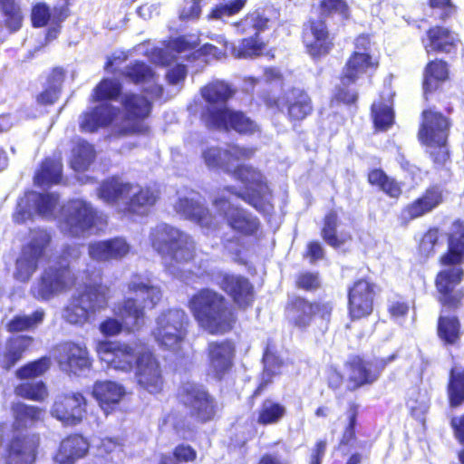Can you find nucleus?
I'll return each mask as SVG.
<instances>
[{
  "label": "nucleus",
  "mask_w": 464,
  "mask_h": 464,
  "mask_svg": "<svg viewBox=\"0 0 464 464\" xmlns=\"http://www.w3.org/2000/svg\"><path fill=\"white\" fill-rule=\"evenodd\" d=\"M358 414V405L352 403L347 411V418L349 420V423L345 428L342 438V443L349 444L355 437L354 428L356 425V418Z\"/></svg>",
  "instance_id": "obj_60"
},
{
  "label": "nucleus",
  "mask_w": 464,
  "mask_h": 464,
  "mask_svg": "<svg viewBox=\"0 0 464 464\" xmlns=\"http://www.w3.org/2000/svg\"><path fill=\"white\" fill-rule=\"evenodd\" d=\"M121 91V85L118 81L104 79L93 91L94 101H107L116 99Z\"/></svg>",
  "instance_id": "obj_57"
},
{
  "label": "nucleus",
  "mask_w": 464,
  "mask_h": 464,
  "mask_svg": "<svg viewBox=\"0 0 464 464\" xmlns=\"http://www.w3.org/2000/svg\"><path fill=\"white\" fill-rule=\"evenodd\" d=\"M180 401L189 410L191 416L206 422L212 420L217 411L215 399L205 387L195 382H186L179 390Z\"/></svg>",
  "instance_id": "obj_19"
},
{
  "label": "nucleus",
  "mask_w": 464,
  "mask_h": 464,
  "mask_svg": "<svg viewBox=\"0 0 464 464\" xmlns=\"http://www.w3.org/2000/svg\"><path fill=\"white\" fill-rule=\"evenodd\" d=\"M287 316L295 326L304 328L310 324L314 316V304L303 298H295L287 308Z\"/></svg>",
  "instance_id": "obj_41"
},
{
  "label": "nucleus",
  "mask_w": 464,
  "mask_h": 464,
  "mask_svg": "<svg viewBox=\"0 0 464 464\" xmlns=\"http://www.w3.org/2000/svg\"><path fill=\"white\" fill-rule=\"evenodd\" d=\"M378 61L373 54L353 53L343 69L341 83L336 89L335 98L346 104L355 102L357 93L348 86L358 79L376 70Z\"/></svg>",
  "instance_id": "obj_15"
},
{
  "label": "nucleus",
  "mask_w": 464,
  "mask_h": 464,
  "mask_svg": "<svg viewBox=\"0 0 464 464\" xmlns=\"http://www.w3.org/2000/svg\"><path fill=\"white\" fill-rule=\"evenodd\" d=\"M266 103L269 107L276 106L279 110L286 106L289 118L296 121L304 119L313 110L310 97L300 89L291 90L284 98L277 100L268 98Z\"/></svg>",
  "instance_id": "obj_31"
},
{
  "label": "nucleus",
  "mask_w": 464,
  "mask_h": 464,
  "mask_svg": "<svg viewBox=\"0 0 464 464\" xmlns=\"http://www.w3.org/2000/svg\"><path fill=\"white\" fill-rule=\"evenodd\" d=\"M14 421L10 427L0 424V441L5 450L6 464H33L36 457L38 439L24 434L23 430L41 419L42 410L18 402L13 405Z\"/></svg>",
  "instance_id": "obj_3"
},
{
  "label": "nucleus",
  "mask_w": 464,
  "mask_h": 464,
  "mask_svg": "<svg viewBox=\"0 0 464 464\" xmlns=\"http://www.w3.org/2000/svg\"><path fill=\"white\" fill-rule=\"evenodd\" d=\"M429 44H424L427 53H450L455 46L457 36L444 27H434L428 31Z\"/></svg>",
  "instance_id": "obj_40"
},
{
  "label": "nucleus",
  "mask_w": 464,
  "mask_h": 464,
  "mask_svg": "<svg viewBox=\"0 0 464 464\" xmlns=\"http://www.w3.org/2000/svg\"><path fill=\"white\" fill-rule=\"evenodd\" d=\"M100 454L111 455L110 459L115 460V457L119 459L120 453L122 451L121 444L114 439L104 438L101 440L99 446Z\"/></svg>",
  "instance_id": "obj_61"
},
{
  "label": "nucleus",
  "mask_w": 464,
  "mask_h": 464,
  "mask_svg": "<svg viewBox=\"0 0 464 464\" xmlns=\"http://www.w3.org/2000/svg\"><path fill=\"white\" fill-rule=\"evenodd\" d=\"M448 396L451 407H458L464 402V366H452L448 383Z\"/></svg>",
  "instance_id": "obj_44"
},
{
  "label": "nucleus",
  "mask_w": 464,
  "mask_h": 464,
  "mask_svg": "<svg viewBox=\"0 0 464 464\" xmlns=\"http://www.w3.org/2000/svg\"><path fill=\"white\" fill-rule=\"evenodd\" d=\"M247 0H225L218 3L208 15L209 20H221L226 22L227 18L238 14L246 5Z\"/></svg>",
  "instance_id": "obj_51"
},
{
  "label": "nucleus",
  "mask_w": 464,
  "mask_h": 464,
  "mask_svg": "<svg viewBox=\"0 0 464 464\" xmlns=\"http://www.w3.org/2000/svg\"><path fill=\"white\" fill-rule=\"evenodd\" d=\"M188 324V318L184 310L169 309L156 318L152 335L160 346L177 352L187 336Z\"/></svg>",
  "instance_id": "obj_11"
},
{
  "label": "nucleus",
  "mask_w": 464,
  "mask_h": 464,
  "mask_svg": "<svg viewBox=\"0 0 464 464\" xmlns=\"http://www.w3.org/2000/svg\"><path fill=\"white\" fill-rule=\"evenodd\" d=\"M54 357L62 371L79 375L90 370L92 360L84 344L64 343L57 346Z\"/></svg>",
  "instance_id": "obj_23"
},
{
  "label": "nucleus",
  "mask_w": 464,
  "mask_h": 464,
  "mask_svg": "<svg viewBox=\"0 0 464 464\" xmlns=\"http://www.w3.org/2000/svg\"><path fill=\"white\" fill-rule=\"evenodd\" d=\"M117 109L109 102H102L81 116L80 128L82 131L93 132L100 127L110 124L113 121Z\"/></svg>",
  "instance_id": "obj_37"
},
{
  "label": "nucleus",
  "mask_w": 464,
  "mask_h": 464,
  "mask_svg": "<svg viewBox=\"0 0 464 464\" xmlns=\"http://www.w3.org/2000/svg\"><path fill=\"white\" fill-rule=\"evenodd\" d=\"M122 75L134 82L142 84L143 92L150 95V99H159L161 97L163 89L158 83V78L150 66L142 62H135L126 66Z\"/></svg>",
  "instance_id": "obj_33"
},
{
  "label": "nucleus",
  "mask_w": 464,
  "mask_h": 464,
  "mask_svg": "<svg viewBox=\"0 0 464 464\" xmlns=\"http://www.w3.org/2000/svg\"><path fill=\"white\" fill-rule=\"evenodd\" d=\"M460 324L456 316L440 315L438 322V335L447 344H454L459 339Z\"/></svg>",
  "instance_id": "obj_48"
},
{
  "label": "nucleus",
  "mask_w": 464,
  "mask_h": 464,
  "mask_svg": "<svg viewBox=\"0 0 464 464\" xmlns=\"http://www.w3.org/2000/svg\"><path fill=\"white\" fill-rule=\"evenodd\" d=\"M188 307L200 327L210 334L225 333L231 327V311L225 297L216 291H198L190 298Z\"/></svg>",
  "instance_id": "obj_8"
},
{
  "label": "nucleus",
  "mask_w": 464,
  "mask_h": 464,
  "mask_svg": "<svg viewBox=\"0 0 464 464\" xmlns=\"http://www.w3.org/2000/svg\"><path fill=\"white\" fill-rule=\"evenodd\" d=\"M254 154V149L235 144L226 148L205 146L201 150V159L208 169H221L242 184L239 189L227 186L220 191L235 195L257 211L269 214L273 210L272 194L266 177L249 165H237V162L248 160Z\"/></svg>",
  "instance_id": "obj_1"
},
{
  "label": "nucleus",
  "mask_w": 464,
  "mask_h": 464,
  "mask_svg": "<svg viewBox=\"0 0 464 464\" xmlns=\"http://www.w3.org/2000/svg\"><path fill=\"white\" fill-rule=\"evenodd\" d=\"M217 42L219 43V44H222L224 48L223 49H219V48H218L217 46H215L213 44H206L203 46L204 53L207 54V55H211V56L215 57L216 59H220L222 56L225 55V53L227 51H229L231 53V45L233 44H229L221 35L218 36Z\"/></svg>",
  "instance_id": "obj_64"
},
{
  "label": "nucleus",
  "mask_w": 464,
  "mask_h": 464,
  "mask_svg": "<svg viewBox=\"0 0 464 464\" xmlns=\"http://www.w3.org/2000/svg\"><path fill=\"white\" fill-rule=\"evenodd\" d=\"M337 225V213L330 211L324 218L322 237L328 245L335 248L341 246L350 238L348 234L341 233L339 236L336 234Z\"/></svg>",
  "instance_id": "obj_47"
},
{
  "label": "nucleus",
  "mask_w": 464,
  "mask_h": 464,
  "mask_svg": "<svg viewBox=\"0 0 464 464\" xmlns=\"http://www.w3.org/2000/svg\"><path fill=\"white\" fill-rule=\"evenodd\" d=\"M80 250L77 246L67 247L62 260L44 270L39 280L31 287V294L41 301H48L68 292L75 285L76 277L72 274L67 259L77 258Z\"/></svg>",
  "instance_id": "obj_9"
},
{
  "label": "nucleus",
  "mask_w": 464,
  "mask_h": 464,
  "mask_svg": "<svg viewBox=\"0 0 464 464\" xmlns=\"http://www.w3.org/2000/svg\"><path fill=\"white\" fill-rule=\"evenodd\" d=\"M440 233L437 228L428 230L421 238L420 243V250L425 255L429 256L434 250V246L438 243Z\"/></svg>",
  "instance_id": "obj_62"
},
{
  "label": "nucleus",
  "mask_w": 464,
  "mask_h": 464,
  "mask_svg": "<svg viewBox=\"0 0 464 464\" xmlns=\"http://www.w3.org/2000/svg\"><path fill=\"white\" fill-rule=\"evenodd\" d=\"M96 350L100 360L109 369L121 372H130L139 356L133 345L124 343L101 342Z\"/></svg>",
  "instance_id": "obj_20"
},
{
  "label": "nucleus",
  "mask_w": 464,
  "mask_h": 464,
  "mask_svg": "<svg viewBox=\"0 0 464 464\" xmlns=\"http://www.w3.org/2000/svg\"><path fill=\"white\" fill-rule=\"evenodd\" d=\"M443 266H450L440 271L436 278V286L441 294L440 301L450 308H456L461 299L459 294L451 295L454 287L460 283L463 269L459 266L464 262V224L455 221L448 233V250L441 256Z\"/></svg>",
  "instance_id": "obj_5"
},
{
  "label": "nucleus",
  "mask_w": 464,
  "mask_h": 464,
  "mask_svg": "<svg viewBox=\"0 0 464 464\" xmlns=\"http://www.w3.org/2000/svg\"><path fill=\"white\" fill-rule=\"evenodd\" d=\"M395 359L392 354L387 358H375L365 361L360 357L353 358L350 362L349 381L356 389L366 384H372L379 378L386 365Z\"/></svg>",
  "instance_id": "obj_26"
},
{
  "label": "nucleus",
  "mask_w": 464,
  "mask_h": 464,
  "mask_svg": "<svg viewBox=\"0 0 464 464\" xmlns=\"http://www.w3.org/2000/svg\"><path fill=\"white\" fill-rule=\"evenodd\" d=\"M285 412L284 405L272 400H266L258 411L257 422L261 425L276 424L281 420Z\"/></svg>",
  "instance_id": "obj_49"
},
{
  "label": "nucleus",
  "mask_w": 464,
  "mask_h": 464,
  "mask_svg": "<svg viewBox=\"0 0 464 464\" xmlns=\"http://www.w3.org/2000/svg\"><path fill=\"white\" fill-rule=\"evenodd\" d=\"M213 280L233 298L238 306L246 307L252 304L254 290L247 278L239 275L218 272Z\"/></svg>",
  "instance_id": "obj_29"
},
{
  "label": "nucleus",
  "mask_w": 464,
  "mask_h": 464,
  "mask_svg": "<svg viewBox=\"0 0 464 464\" xmlns=\"http://www.w3.org/2000/svg\"><path fill=\"white\" fill-rule=\"evenodd\" d=\"M86 412V399L80 392L59 395L55 398L51 414L64 426L79 424Z\"/></svg>",
  "instance_id": "obj_25"
},
{
  "label": "nucleus",
  "mask_w": 464,
  "mask_h": 464,
  "mask_svg": "<svg viewBox=\"0 0 464 464\" xmlns=\"http://www.w3.org/2000/svg\"><path fill=\"white\" fill-rule=\"evenodd\" d=\"M89 446L82 436H69L62 440L54 460L59 464H73L87 454Z\"/></svg>",
  "instance_id": "obj_38"
},
{
  "label": "nucleus",
  "mask_w": 464,
  "mask_h": 464,
  "mask_svg": "<svg viewBox=\"0 0 464 464\" xmlns=\"http://www.w3.org/2000/svg\"><path fill=\"white\" fill-rule=\"evenodd\" d=\"M33 343V338L25 335H19L10 339L5 346V352L2 360V367L10 369L21 358L24 351H26Z\"/></svg>",
  "instance_id": "obj_42"
},
{
  "label": "nucleus",
  "mask_w": 464,
  "mask_h": 464,
  "mask_svg": "<svg viewBox=\"0 0 464 464\" xmlns=\"http://www.w3.org/2000/svg\"><path fill=\"white\" fill-rule=\"evenodd\" d=\"M218 215L225 219L227 225L237 233L245 236L255 235L259 228V220L247 210L233 205L225 196V192L218 191L212 201Z\"/></svg>",
  "instance_id": "obj_17"
},
{
  "label": "nucleus",
  "mask_w": 464,
  "mask_h": 464,
  "mask_svg": "<svg viewBox=\"0 0 464 464\" xmlns=\"http://www.w3.org/2000/svg\"><path fill=\"white\" fill-rule=\"evenodd\" d=\"M95 157V151L90 143L78 139L72 149L71 166L76 171L86 170Z\"/></svg>",
  "instance_id": "obj_43"
},
{
  "label": "nucleus",
  "mask_w": 464,
  "mask_h": 464,
  "mask_svg": "<svg viewBox=\"0 0 464 464\" xmlns=\"http://www.w3.org/2000/svg\"><path fill=\"white\" fill-rule=\"evenodd\" d=\"M44 318V311L37 309L31 315H16L8 324L9 332H21L31 329L41 324Z\"/></svg>",
  "instance_id": "obj_53"
},
{
  "label": "nucleus",
  "mask_w": 464,
  "mask_h": 464,
  "mask_svg": "<svg viewBox=\"0 0 464 464\" xmlns=\"http://www.w3.org/2000/svg\"><path fill=\"white\" fill-rule=\"evenodd\" d=\"M407 406L412 417L422 421L430 407L429 399L424 393L412 392L407 401Z\"/></svg>",
  "instance_id": "obj_58"
},
{
  "label": "nucleus",
  "mask_w": 464,
  "mask_h": 464,
  "mask_svg": "<svg viewBox=\"0 0 464 464\" xmlns=\"http://www.w3.org/2000/svg\"><path fill=\"white\" fill-rule=\"evenodd\" d=\"M263 362H264V372H263V377H262V382L255 391V392H254L255 396H257L261 393L263 389L270 382L272 375L276 374L277 372V370H279V368L282 365L281 360H279V358L275 353H273L269 350V348H267L264 353Z\"/></svg>",
  "instance_id": "obj_54"
},
{
  "label": "nucleus",
  "mask_w": 464,
  "mask_h": 464,
  "mask_svg": "<svg viewBox=\"0 0 464 464\" xmlns=\"http://www.w3.org/2000/svg\"><path fill=\"white\" fill-rule=\"evenodd\" d=\"M15 394L33 401H43L47 396L45 385L42 382H25L15 387Z\"/></svg>",
  "instance_id": "obj_56"
},
{
  "label": "nucleus",
  "mask_w": 464,
  "mask_h": 464,
  "mask_svg": "<svg viewBox=\"0 0 464 464\" xmlns=\"http://www.w3.org/2000/svg\"><path fill=\"white\" fill-rule=\"evenodd\" d=\"M98 197L125 214L144 215L157 200L155 191L138 184L112 178L104 180L98 188Z\"/></svg>",
  "instance_id": "obj_7"
},
{
  "label": "nucleus",
  "mask_w": 464,
  "mask_h": 464,
  "mask_svg": "<svg viewBox=\"0 0 464 464\" xmlns=\"http://www.w3.org/2000/svg\"><path fill=\"white\" fill-rule=\"evenodd\" d=\"M296 284L299 288L313 291L320 286V280L317 274L305 272L298 276Z\"/></svg>",
  "instance_id": "obj_63"
},
{
  "label": "nucleus",
  "mask_w": 464,
  "mask_h": 464,
  "mask_svg": "<svg viewBox=\"0 0 464 464\" xmlns=\"http://www.w3.org/2000/svg\"><path fill=\"white\" fill-rule=\"evenodd\" d=\"M449 129V121L442 113L432 110L422 112L419 139L430 149L435 150L430 151L435 163L443 164L449 158L446 147Z\"/></svg>",
  "instance_id": "obj_10"
},
{
  "label": "nucleus",
  "mask_w": 464,
  "mask_h": 464,
  "mask_svg": "<svg viewBox=\"0 0 464 464\" xmlns=\"http://www.w3.org/2000/svg\"><path fill=\"white\" fill-rule=\"evenodd\" d=\"M83 275L85 290L73 295L63 309V319L71 324L83 325L91 315L104 309L108 304L109 288L102 284V270L88 266Z\"/></svg>",
  "instance_id": "obj_6"
},
{
  "label": "nucleus",
  "mask_w": 464,
  "mask_h": 464,
  "mask_svg": "<svg viewBox=\"0 0 464 464\" xmlns=\"http://www.w3.org/2000/svg\"><path fill=\"white\" fill-rule=\"evenodd\" d=\"M268 20L260 14L255 12L247 14L240 22L234 24L237 32L242 34H249L250 36L243 39L238 46L231 45V55L238 59L252 58L259 55L263 49L264 44L257 37L267 24Z\"/></svg>",
  "instance_id": "obj_16"
},
{
  "label": "nucleus",
  "mask_w": 464,
  "mask_h": 464,
  "mask_svg": "<svg viewBox=\"0 0 464 464\" xmlns=\"http://www.w3.org/2000/svg\"><path fill=\"white\" fill-rule=\"evenodd\" d=\"M138 384L150 393H158L163 386L160 364L150 351L139 352L135 364Z\"/></svg>",
  "instance_id": "obj_24"
},
{
  "label": "nucleus",
  "mask_w": 464,
  "mask_h": 464,
  "mask_svg": "<svg viewBox=\"0 0 464 464\" xmlns=\"http://www.w3.org/2000/svg\"><path fill=\"white\" fill-rule=\"evenodd\" d=\"M208 375L222 380L231 370L235 347L229 341L211 342L208 345Z\"/></svg>",
  "instance_id": "obj_27"
},
{
  "label": "nucleus",
  "mask_w": 464,
  "mask_h": 464,
  "mask_svg": "<svg viewBox=\"0 0 464 464\" xmlns=\"http://www.w3.org/2000/svg\"><path fill=\"white\" fill-rule=\"evenodd\" d=\"M368 180L372 185L379 187L391 198H399L401 188L399 183L389 178L382 169H372L368 174Z\"/></svg>",
  "instance_id": "obj_50"
},
{
  "label": "nucleus",
  "mask_w": 464,
  "mask_h": 464,
  "mask_svg": "<svg viewBox=\"0 0 464 464\" xmlns=\"http://www.w3.org/2000/svg\"><path fill=\"white\" fill-rule=\"evenodd\" d=\"M63 165L59 159H46L34 175L38 186L57 184L62 179Z\"/></svg>",
  "instance_id": "obj_46"
},
{
  "label": "nucleus",
  "mask_w": 464,
  "mask_h": 464,
  "mask_svg": "<svg viewBox=\"0 0 464 464\" xmlns=\"http://www.w3.org/2000/svg\"><path fill=\"white\" fill-rule=\"evenodd\" d=\"M127 288L135 297L126 298L114 308L121 323L116 318H108L101 324L100 330L104 335H116L123 327L128 331L140 330L145 324V308L153 309L162 297L160 287L145 275H132Z\"/></svg>",
  "instance_id": "obj_2"
},
{
  "label": "nucleus",
  "mask_w": 464,
  "mask_h": 464,
  "mask_svg": "<svg viewBox=\"0 0 464 464\" xmlns=\"http://www.w3.org/2000/svg\"><path fill=\"white\" fill-rule=\"evenodd\" d=\"M152 248L161 256L167 270L175 276L180 266L188 264L196 256V243L191 236L165 223L150 230Z\"/></svg>",
  "instance_id": "obj_4"
},
{
  "label": "nucleus",
  "mask_w": 464,
  "mask_h": 464,
  "mask_svg": "<svg viewBox=\"0 0 464 464\" xmlns=\"http://www.w3.org/2000/svg\"><path fill=\"white\" fill-rule=\"evenodd\" d=\"M176 212L186 219H189L206 229H216L219 220L212 215L205 206L204 198L198 192L190 190L179 196L174 205Z\"/></svg>",
  "instance_id": "obj_21"
},
{
  "label": "nucleus",
  "mask_w": 464,
  "mask_h": 464,
  "mask_svg": "<svg viewBox=\"0 0 464 464\" xmlns=\"http://www.w3.org/2000/svg\"><path fill=\"white\" fill-rule=\"evenodd\" d=\"M200 92L206 102L201 111L204 124L208 128L224 125V117L228 110L227 102L234 94L231 86L223 81L216 80L204 86Z\"/></svg>",
  "instance_id": "obj_13"
},
{
  "label": "nucleus",
  "mask_w": 464,
  "mask_h": 464,
  "mask_svg": "<svg viewBox=\"0 0 464 464\" xmlns=\"http://www.w3.org/2000/svg\"><path fill=\"white\" fill-rule=\"evenodd\" d=\"M375 296L374 285L361 279L348 292V310L352 319H361L372 314Z\"/></svg>",
  "instance_id": "obj_28"
},
{
  "label": "nucleus",
  "mask_w": 464,
  "mask_h": 464,
  "mask_svg": "<svg viewBox=\"0 0 464 464\" xmlns=\"http://www.w3.org/2000/svg\"><path fill=\"white\" fill-rule=\"evenodd\" d=\"M69 0H58V3L50 7L45 3H39L32 9V23L34 27H43L49 22L53 25L63 23L69 15Z\"/></svg>",
  "instance_id": "obj_36"
},
{
  "label": "nucleus",
  "mask_w": 464,
  "mask_h": 464,
  "mask_svg": "<svg viewBox=\"0 0 464 464\" xmlns=\"http://www.w3.org/2000/svg\"><path fill=\"white\" fill-rule=\"evenodd\" d=\"M372 115L376 129L388 130L394 121V113L390 104L382 102H375L372 106Z\"/></svg>",
  "instance_id": "obj_52"
},
{
  "label": "nucleus",
  "mask_w": 464,
  "mask_h": 464,
  "mask_svg": "<svg viewBox=\"0 0 464 464\" xmlns=\"http://www.w3.org/2000/svg\"><path fill=\"white\" fill-rule=\"evenodd\" d=\"M0 6L5 17L6 26L14 32L20 29L23 16L14 0H0Z\"/></svg>",
  "instance_id": "obj_55"
},
{
  "label": "nucleus",
  "mask_w": 464,
  "mask_h": 464,
  "mask_svg": "<svg viewBox=\"0 0 464 464\" xmlns=\"http://www.w3.org/2000/svg\"><path fill=\"white\" fill-rule=\"evenodd\" d=\"M98 218L89 203L74 199L63 207L60 227L63 233L70 237H85L92 233Z\"/></svg>",
  "instance_id": "obj_12"
},
{
  "label": "nucleus",
  "mask_w": 464,
  "mask_h": 464,
  "mask_svg": "<svg viewBox=\"0 0 464 464\" xmlns=\"http://www.w3.org/2000/svg\"><path fill=\"white\" fill-rule=\"evenodd\" d=\"M443 200V191L439 186H431L413 202L407 205L401 213L403 221L409 222L432 211Z\"/></svg>",
  "instance_id": "obj_34"
},
{
  "label": "nucleus",
  "mask_w": 464,
  "mask_h": 464,
  "mask_svg": "<svg viewBox=\"0 0 464 464\" xmlns=\"http://www.w3.org/2000/svg\"><path fill=\"white\" fill-rule=\"evenodd\" d=\"M303 41L308 53L313 57L326 54L332 47L327 27L322 20L311 21L304 26Z\"/></svg>",
  "instance_id": "obj_32"
},
{
  "label": "nucleus",
  "mask_w": 464,
  "mask_h": 464,
  "mask_svg": "<svg viewBox=\"0 0 464 464\" xmlns=\"http://www.w3.org/2000/svg\"><path fill=\"white\" fill-rule=\"evenodd\" d=\"M51 237L42 229L32 230L28 242L23 246L16 260L14 277L20 282H27L38 267L39 260L44 256Z\"/></svg>",
  "instance_id": "obj_14"
},
{
  "label": "nucleus",
  "mask_w": 464,
  "mask_h": 464,
  "mask_svg": "<svg viewBox=\"0 0 464 464\" xmlns=\"http://www.w3.org/2000/svg\"><path fill=\"white\" fill-rule=\"evenodd\" d=\"M125 395V387L114 381H97L92 387V396L105 414L114 411Z\"/></svg>",
  "instance_id": "obj_35"
},
{
  "label": "nucleus",
  "mask_w": 464,
  "mask_h": 464,
  "mask_svg": "<svg viewBox=\"0 0 464 464\" xmlns=\"http://www.w3.org/2000/svg\"><path fill=\"white\" fill-rule=\"evenodd\" d=\"M448 77L447 64L442 61L430 62L424 72L423 91L427 97L429 92H432L439 88L440 83Z\"/></svg>",
  "instance_id": "obj_45"
},
{
  "label": "nucleus",
  "mask_w": 464,
  "mask_h": 464,
  "mask_svg": "<svg viewBox=\"0 0 464 464\" xmlns=\"http://www.w3.org/2000/svg\"><path fill=\"white\" fill-rule=\"evenodd\" d=\"M58 205L59 197L54 193L29 191L18 200L13 218L16 223H24L34 216L52 218L55 217Z\"/></svg>",
  "instance_id": "obj_18"
},
{
  "label": "nucleus",
  "mask_w": 464,
  "mask_h": 464,
  "mask_svg": "<svg viewBox=\"0 0 464 464\" xmlns=\"http://www.w3.org/2000/svg\"><path fill=\"white\" fill-rule=\"evenodd\" d=\"M121 104L125 111L123 124L120 129L121 134L143 133L147 126L143 120L151 110V102L141 95L126 93L122 96Z\"/></svg>",
  "instance_id": "obj_22"
},
{
  "label": "nucleus",
  "mask_w": 464,
  "mask_h": 464,
  "mask_svg": "<svg viewBox=\"0 0 464 464\" xmlns=\"http://www.w3.org/2000/svg\"><path fill=\"white\" fill-rule=\"evenodd\" d=\"M130 244L122 237L97 240L88 245L89 256L98 262L119 261L128 256Z\"/></svg>",
  "instance_id": "obj_30"
},
{
  "label": "nucleus",
  "mask_w": 464,
  "mask_h": 464,
  "mask_svg": "<svg viewBox=\"0 0 464 464\" xmlns=\"http://www.w3.org/2000/svg\"><path fill=\"white\" fill-rule=\"evenodd\" d=\"M209 129H232L241 134H254L259 130L258 125L241 111L227 110L224 117V125L209 126Z\"/></svg>",
  "instance_id": "obj_39"
},
{
  "label": "nucleus",
  "mask_w": 464,
  "mask_h": 464,
  "mask_svg": "<svg viewBox=\"0 0 464 464\" xmlns=\"http://www.w3.org/2000/svg\"><path fill=\"white\" fill-rule=\"evenodd\" d=\"M50 367V359L42 357L39 360L32 362L16 372L17 377L20 379L34 378L42 375Z\"/></svg>",
  "instance_id": "obj_59"
}]
</instances>
